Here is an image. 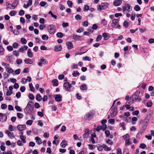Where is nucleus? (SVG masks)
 Instances as JSON below:
<instances>
[{"mask_svg":"<svg viewBox=\"0 0 154 154\" xmlns=\"http://www.w3.org/2000/svg\"><path fill=\"white\" fill-rule=\"evenodd\" d=\"M140 91H137L133 94L131 97V98H132V100L133 101L134 100L138 102H140L141 100V99L139 97L140 94Z\"/></svg>","mask_w":154,"mask_h":154,"instance_id":"nucleus-1","label":"nucleus"},{"mask_svg":"<svg viewBox=\"0 0 154 154\" xmlns=\"http://www.w3.org/2000/svg\"><path fill=\"white\" fill-rule=\"evenodd\" d=\"M108 8L107 4L106 3H102L101 5L97 6L98 10L100 11L102 10H105Z\"/></svg>","mask_w":154,"mask_h":154,"instance_id":"nucleus-2","label":"nucleus"},{"mask_svg":"<svg viewBox=\"0 0 154 154\" xmlns=\"http://www.w3.org/2000/svg\"><path fill=\"white\" fill-rule=\"evenodd\" d=\"M111 111L112 112L110 113V116L112 118H113L115 117L117 114V112H116V110H117V106H115L114 107H111L110 108Z\"/></svg>","mask_w":154,"mask_h":154,"instance_id":"nucleus-3","label":"nucleus"},{"mask_svg":"<svg viewBox=\"0 0 154 154\" xmlns=\"http://www.w3.org/2000/svg\"><path fill=\"white\" fill-rule=\"evenodd\" d=\"M95 114L94 111L92 110L89 112L87 114V120H90L92 119Z\"/></svg>","mask_w":154,"mask_h":154,"instance_id":"nucleus-4","label":"nucleus"},{"mask_svg":"<svg viewBox=\"0 0 154 154\" xmlns=\"http://www.w3.org/2000/svg\"><path fill=\"white\" fill-rule=\"evenodd\" d=\"M63 87L65 89L68 91H70V88L72 87V85L69 82L64 83L63 84Z\"/></svg>","mask_w":154,"mask_h":154,"instance_id":"nucleus-5","label":"nucleus"},{"mask_svg":"<svg viewBox=\"0 0 154 154\" xmlns=\"http://www.w3.org/2000/svg\"><path fill=\"white\" fill-rule=\"evenodd\" d=\"M55 31V27L53 25H50L49 28V32L50 34H53Z\"/></svg>","mask_w":154,"mask_h":154,"instance_id":"nucleus-6","label":"nucleus"},{"mask_svg":"<svg viewBox=\"0 0 154 154\" xmlns=\"http://www.w3.org/2000/svg\"><path fill=\"white\" fill-rule=\"evenodd\" d=\"M112 23L114 24V27L116 28H118L119 29H120L121 26L119 24V20L118 19H113L112 21Z\"/></svg>","mask_w":154,"mask_h":154,"instance_id":"nucleus-7","label":"nucleus"},{"mask_svg":"<svg viewBox=\"0 0 154 154\" xmlns=\"http://www.w3.org/2000/svg\"><path fill=\"white\" fill-rule=\"evenodd\" d=\"M53 97L55 99V100L57 102H60L62 101V96L60 94L54 95Z\"/></svg>","mask_w":154,"mask_h":154,"instance_id":"nucleus-8","label":"nucleus"},{"mask_svg":"<svg viewBox=\"0 0 154 154\" xmlns=\"http://www.w3.org/2000/svg\"><path fill=\"white\" fill-rule=\"evenodd\" d=\"M7 119V117L6 114L0 113V119L1 122H3L6 121Z\"/></svg>","mask_w":154,"mask_h":154,"instance_id":"nucleus-9","label":"nucleus"},{"mask_svg":"<svg viewBox=\"0 0 154 154\" xmlns=\"http://www.w3.org/2000/svg\"><path fill=\"white\" fill-rule=\"evenodd\" d=\"M62 46L60 45H56L54 47V51L56 52L60 51L62 50Z\"/></svg>","mask_w":154,"mask_h":154,"instance_id":"nucleus-10","label":"nucleus"},{"mask_svg":"<svg viewBox=\"0 0 154 154\" xmlns=\"http://www.w3.org/2000/svg\"><path fill=\"white\" fill-rule=\"evenodd\" d=\"M26 128V126L25 125H18L17 126V129L20 131H21L24 130Z\"/></svg>","mask_w":154,"mask_h":154,"instance_id":"nucleus-11","label":"nucleus"},{"mask_svg":"<svg viewBox=\"0 0 154 154\" xmlns=\"http://www.w3.org/2000/svg\"><path fill=\"white\" fill-rule=\"evenodd\" d=\"M122 3V0H115L113 2V4L115 6H118L120 5Z\"/></svg>","mask_w":154,"mask_h":154,"instance_id":"nucleus-12","label":"nucleus"},{"mask_svg":"<svg viewBox=\"0 0 154 154\" xmlns=\"http://www.w3.org/2000/svg\"><path fill=\"white\" fill-rule=\"evenodd\" d=\"M67 48L68 49L70 50L73 47V45L71 42H67L66 44Z\"/></svg>","mask_w":154,"mask_h":154,"instance_id":"nucleus-13","label":"nucleus"},{"mask_svg":"<svg viewBox=\"0 0 154 154\" xmlns=\"http://www.w3.org/2000/svg\"><path fill=\"white\" fill-rule=\"evenodd\" d=\"M28 48V47L27 46L25 45H24L23 46H22L21 48L19 49V50H18V51H19V52H21L23 51H25Z\"/></svg>","mask_w":154,"mask_h":154,"instance_id":"nucleus-14","label":"nucleus"},{"mask_svg":"<svg viewBox=\"0 0 154 154\" xmlns=\"http://www.w3.org/2000/svg\"><path fill=\"white\" fill-rule=\"evenodd\" d=\"M33 108L32 107H26L25 108V110L28 113H31L32 111Z\"/></svg>","mask_w":154,"mask_h":154,"instance_id":"nucleus-15","label":"nucleus"},{"mask_svg":"<svg viewBox=\"0 0 154 154\" xmlns=\"http://www.w3.org/2000/svg\"><path fill=\"white\" fill-rule=\"evenodd\" d=\"M151 116L152 115H150V114H148L146 115L144 120V122H146V123H148L149 122V120L151 117Z\"/></svg>","mask_w":154,"mask_h":154,"instance_id":"nucleus-16","label":"nucleus"},{"mask_svg":"<svg viewBox=\"0 0 154 154\" xmlns=\"http://www.w3.org/2000/svg\"><path fill=\"white\" fill-rule=\"evenodd\" d=\"M109 34L106 32H104L102 34V35L104 38V39L105 40H106L109 39V36H108Z\"/></svg>","mask_w":154,"mask_h":154,"instance_id":"nucleus-17","label":"nucleus"},{"mask_svg":"<svg viewBox=\"0 0 154 154\" xmlns=\"http://www.w3.org/2000/svg\"><path fill=\"white\" fill-rule=\"evenodd\" d=\"M6 58L10 63H12L13 59H14L13 58L12 56H7L6 57Z\"/></svg>","mask_w":154,"mask_h":154,"instance_id":"nucleus-18","label":"nucleus"},{"mask_svg":"<svg viewBox=\"0 0 154 154\" xmlns=\"http://www.w3.org/2000/svg\"><path fill=\"white\" fill-rule=\"evenodd\" d=\"M24 62L26 64H30L33 63V61L29 58H27L25 60Z\"/></svg>","mask_w":154,"mask_h":154,"instance_id":"nucleus-19","label":"nucleus"},{"mask_svg":"<svg viewBox=\"0 0 154 154\" xmlns=\"http://www.w3.org/2000/svg\"><path fill=\"white\" fill-rule=\"evenodd\" d=\"M67 145V144L66 143L65 140H63L60 144L61 147L62 148H65L66 146Z\"/></svg>","mask_w":154,"mask_h":154,"instance_id":"nucleus-20","label":"nucleus"},{"mask_svg":"<svg viewBox=\"0 0 154 154\" xmlns=\"http://www.w3.org/2000/svg\"><path fill=\"white\" fill-rule=\"evenodd\" d=\"M35 140H36V142L38 144L42 143V141L41 139L38 137H36L35 138Z\"/></svg>","mask_w":154,"mask_h":154,"instance_id":"nucleus-21","label":"nucleus"},{"mask_svg":"<svg viewBox=\"0 0 154 154\" xmlns=\"http://www.w3.org/2000/svg\"><path fill=\"white\" fill-rule=\"evenodd\" d=\"M97 149L99 151H101L103 149V148H104V147H103V145H101L100 144L97 145Z\"/></svg>","mask_w":154,"mask_h":154,"instance_id":"nucleus-22","label":"nucleus"},{"mask_svg":"<svg viewBox=\"0 0 154 154\" xmlns=\"http://www.w3.org/2000/svg\"><path fill=\"white\" fill-rule=\"evenodd\" d=\"M35 99L37 101H39L42 100V98L40 94H38L35 97Z\"/></svg>","mask_w":154,"mask_h":154,"instance_id":"nucleus-23","label":"nucleus"},{"mask_svg":"<svg viewBox=\"0 0 154 154\" xmlns=\"http://www.w3.org/2000/svg\"><path fill=\"white\" fill-rule=\"evenodd\" d=\"M130 138H127V140H125V145L126 146H128L129 145H131L132 144V143L131 142L129 141Z\"/></svg>","mask_w":154,"mask_h":154,"instance_id":"nucleus-24","label":"nucleus"},{"mask_svg":"<svg viewBox=\"0 0 154 154\" xmlns=\"http://www.w3.org/2000/svg\"><path fill=\"white\" fill-rule=\"evenodd\" d=\"M29 87L30 88V90L34 92L35 91V89L34 87L33 86L32 84V83L29 84Z\"/></svg>","mask_w":154,"mask_h":154,"instance_id":"nucleus-25","label":"nucleus"},{"mask_svg":"<svg viewBox=\"0 0 154 154\" xmlns=\"http://www.w3.org/2000/svg\"><path fill=\"white\" fill-rule=\"evenodd\" d=\"M52 82L53 83V86H57L58 85V82L57 79H53L52 80Z\"/></svg>","mask_w":154,"mask_h":154,"instance_id":"nucleus-26","label":"nucleus"},{"mask_svg":"<svg viewBox=\"0 0 154 154\" xmlns=\"http://www.w3.org/2000/svg\"><path fill=\"white\" fill-rule=\"evenodd\" d=\"M20 137L21 140L23 143H26V141L25 140L26 137H24L23 135H21L20 136Z\"/></svg>","mask_w":154,"mask_h":154,"instance_id":"nucleus-27","label":"nucleus"},{"mask_svg":"<svg viewBox=\"0 0 154 154\" xmlns=\"http://www.w3.org/2000/svg\"><path fill=\"white\" fill-rule=\"evenodd\" d=\"M103 146L104 149L105 151H108L111 150V148L108 147L106 145L104 144H103Z\"/></svg>","mask_w":154,"mask_h":154,"instance_id":"nucleus-28","label":"nucleus"},{"mask_svg":"<svg viewBox=\"0 0 154 154\" xmlns=\"http://www.w3.org/2000/svg\"><path fill=\"white\" fill-rule=\"evenodd\" d=\"M6 71L9 73H12L14 72V70L10 67H8L6 69Z\"/></svg>","mask_w":154,"mask_h":154,"instance_id":"nucleus-29","label":"nucleus"},{"mask_svg":"<svg viewBox=\"0 0 154 154\" xmlns=\"http://www.w3.org/2000/svg\"><path fill=\"white\" fill-rule=\"evenodd\" d=\"M147 124L148 123H146V122L144 121L143 122V125L142 126L141 128L143 129V130H145L146 128Z\"/></svg>","mask_w":154,"mask_h":154,"instance_id":"nucleus-30","label":"nucleus"},{"mask_svg":"<svg viewBox=\"0 0 154 154\" xmlns=\"http://www.w3.org/2000/svg\"><path fill=\"white\" fill-rule=\"evenodd\" d=\"M56 36L57 37L60 38H61L63 36V34L61 32H59L56 34Z\"/></svg>","mask_w":154,"mask_h":154,"instance_id":"nucleus-31","label":"nucleus"},{"mask_svg":"<svg viewBox=\"0 0 154 154\" xmlns=\"http://www.w3.org/2000/svg\"><path fill=\"white\" fill-rule=\"evenodd\" d=\"M40 61L42 62V64L44 65L48 63L47 60L45 59L44 58L40 60Z\"/></svg>","mask_w":154,"mask_h":154,"instance_id":"nucleus-32","label":"nucleus"},{"mask_svg":"<svg viewBox=\"0 0 154 154\" xmlns=\"http://www.w3.org/2000/svg\"><path fill=\"white\" fill-rule=\"evenodd\" d=\"M137 118L136 117H134L132 118L131 122L133 124H134L135 123V122H136L137 121Z\"/></svg>","mask_w":154,"mask_h":154,"instance_id":"nucleus-33","label":"nucleus"},{"mask_svg":"<svg viewBox=\"0 0 154 154\" xmlns=\"http://www.w3.org/2000/svg\"><path fill=\"white\" fill-rule=\"evenodd\" d=\"M134 9L135 11H138L140 10V7L138 5H136L134 6Z\"/></svg>","mask_w":154,"mask_h":154,"instance_id":"nucleus-34","label":"nucleus"},{"mask_svg":"<svg viewBox=\"0 0 154 154\" xmlns=\"http://www.w3.org/2000/svg\"><path fill=\"white\" fill-rule=\"evenodd\" d=\"M81 37L77 35H73V39L75 40H78L80 39Z\"/></svg>","mask_w":154,"mask_h":154,"instance_id":"nucleus-35","label":"nucleus"},{"mask_svg":"<svg viewBox=\"0 0 154 154\" xmlns=\"http://www.w3.org/2000/svg\"><path fill=\"white\" fill-rule=\"evenodd\" d=\"M31 103H33V102L32 101H29V102L28 104H27L26 107H32L33 108H34L33 104L32 105L31 104Z\"/></svg>","mask_w":154,"mask_h":154,"instance_id":"nucleus-36","label":"nucleus"},{"mask_svg":"<svg viewBox=\"0 0 154 154\" xmlns=\"http://www.w3.org/2000/svg\"><path fill=\"white\" fill-rule=\"evenodd\" d=\"M87 88L86 85L85 84H83L80 87V89L81 90H85Z\"/></svg>","mask_w":154,"mask_h":154,"instance_id":"nucleus-37","label":"nucleus"},{"mask_svg":"<svg viewBox=\"0 0 154 154\" xmlns=\"http://www.w3.org/2000/svg\"><path fill=\"white\" fill-rule=\"evenodd\" d=\"M102 38V36L101 35H99L97 37L96 39V41L97 42H99L100 41Z\"/></svg>","mask_w":154,"mask_h":154,"instance_id":"nucleus-38","label":"nucleus"},{"mask_svg":"<svg viewBox=\"0 0 154 154\" xmlns=\"http://www.w3.org/2000/svg\"><path fill=\"white\" fill-rule=\"evenodd\" d=\"M72 75L73 76L76 77L79 75V72H78L77 71L76 72H75V71H74L72 73Z\"/></svg>","mask_w":154,"mask_h":154,"instance_id":"nucleus-39","label":"nucleus"},{"mask_svg":"<svg viewBox=\"0 0 154 154\" xmlns=\"http://www.w3.org/2000/svg\"><path fill=\"white\" fill-rule=\"evenodd\" d=\"M21 43L23 44H25L27 42L26 40L24 38H22L21 39Z\"/></svg>","mask_w":154,"mask_h":154,"instance_id":"nucleus-40","label":"nucleus"},{"mask_svg":"<svg viewBox=\"0 0 154 154\" xmlns=\"http://www.w3.org/2000/svg\"><path fill=\"white\" fill-rule=\"evenodd\" d=\"M20 72V69H17L15 71V73H13V75L15 74L18 75L19 74Z\"/></svg>","mask_w":154,"mask_h":154,"instance_id":"nucleus-41","label":"nucleus"},{"mask_svg":"<svg viewBox=\"0 0 154 154\" xmlns=\"http://www.w3.org/2000/svg\"><path fill=\"white\" fill-rule=\"evenodd\" d=\"M122 137L125 141L126 140H127L126 139V138L127 137L128 138H130V137L129 134H127L123 136Z\"/></svg>","mask_w":154,"mask_h":154,"instance_id":"nucleus-42","label":"nucleus"},{"mask_svg":"<svg viewBox=\"0 0 154 154\" xmlns=\"http://www.w3.org/2000/svg\"><path fill=\"white\" fill-rule=\"evenodd\" d=\"M16 11H12L10 12L9 14L10 16H14L15 15V14L16 13Z\"/></svg>","mask_w":154,"mask_h":154,"instance_id":"nucleus-43","label":"nucleus"},{"mask_svg":"<svg viewBox=\"0 0 154 154\" xmlns=\"http://www.w3.org/2000/svg\"><path fill=\"white\" fill-rule=\"evenodd\" d=\"M123 26L124 27L127 28L128 27V23L126 21H125L123 23Z\"/></svg>","mask_w":154,"mask_h":154,"instance_id":"nucleus-44","label":"nucleus"},{"mask_svg":"<svg viewBox=\"0 0 154 154\" xmlns=\"http://www.w3.org/2000/svg\"><path fill=\"white\" fill-rule=\"evenodd\" d=\"M88 148L90 149H93L95 147V146L93 144H89L88 145Z\"/></svg>","mask_w":154,"mask_h":154,"instance_id":"nucleus-45","label":"nucleus"},{"mask_svg":"<svg viewBox=\"0 0 154 154\" xmlns=\"http://www.w3.org/2000/svg\"><path fill=\"white\" fill-rule=\"evenodd\" d=\"M146 147V145L144 143L140 144L139 146V147L141 149H144Z\"/></svg>","mask_w":154,"mask_h":154,"instance_id":"nucleus-46","label":"nucleus"},{"mask_svg":"<svg viewBox=\"0 0 154 154\" xmlns=\"http://www.w3.org/2000/svg\"><path fill=\"white\" fill-rule=\"evenodd\" d=\"M84 30V28L83 27H81L76 30V32L78 33H80L83 32Z\"/></svg>","mask_w":154,"mask_h":154,"instance_id":"nucleus-47","label":"nucleus"},{"mask_svg":"<svg viewBox=\"0 0 154 154\" xmlns=\"http://www.w3.org/2000/svg\"><path fill=\"white\" fill-rule=\"evenodd\" d=\"M48 38V37L46 35H44L42 36V39L43 40H47Z\"/></svg>","mask_w":154,"mask_h":154,"instance_id":"nucleus-48","label":"nucleus"},{"mask_svg":"<svg viewBox=\"0 0 154 154\" xmlns=\"http://www.w3.org/2000/svg\"><path fill=\"white\" fill-rule=\"evenodd\" d=\"M108 122L111 124H114L115 122V119H110L109 120Z\"/></svg>","mask_w":154,"mask_h":154,"instance_id":"nucleus-49","label":"nucleus"},{"mask_svg":"<svg viewBox=\"0 0 154 154\" xmlns=\"http://www.w3.org/2000/svg\"><path fill=\"white\" fill-rule=\"evenodd\" d=\"M25 14V11L23 10H20L19 12V15L20 16L23 15Z\"/></svg>","mask_w":154,"mask_h":154,"instance_id":"nucleus-50","label":"nucleus"},{"mask_svg":"<svg viewBox=\"0 0 154 154\" xmlns=\"http://www.w3.org/2000/svg\"><path fill=\"white\" fill-rule=\"evenodd\" d=\"M15 108L17 111L21 112L22 111V109L18 106H15Z\"/></svg>","mask_w":154,"mask_h":154,"instance_id":"nucleus-51","label":"nucleus"},{"mask_svg":"<svg viewBox=\"0 0 154 154\" xmlns=\"http://www.w3.org/2000/svg\"><path fill=\"white\" fill-rule=\"evenodd\" d=\"M67 4L69 7H72V3L71 1H68L67 2Z\"/></svg>","mask_w":154,"mask_h":154,"instance_id":"nucleus-52","label":"nucleus"},{"mask_svg":"<svg viewBox=\"0 0 154 154\" xmlns=\"http://www.w3.org/2000/svg\"><path fill=\"white\" fill-rule=\"evenodd\" d=\"M29 97L30 100H33L34 98V95L32 94H29Z\"/></svg>","mask_w":154,"mask_h":154,"instance_id":"nucleus-53","label":"nucleus"},{"mask_svg":"<svg viewBox=\"0 0 154 154\" xmlns=\"http://www.w3.org/2000/svg\"><path fill=\"white\" fill-rule=\"evenodd\" d=\"M152 105V102H148L146 103V106L147 107H151Z\"/></svg>","mask_w":154,"mask_h":154,"instance_id":"nucleus-54","label":"nucleus"},{"mask_svg":"<svg viewBox=\"0 0 154 154\" xmlns=\"http://www.w3.org/2000/svg\"><path fill=\"white\" fill-rule=\"evenodd\" d=\"M139 113V111L138 110H136L132 112V114L133 115H137Z\"/></svg>","mask_w":154,"mask_h":154,"instance_id":"nucleus-55","label":"nucleus"},{"mask_svg":"<svg viewBox=\"0 0 154 154\" xmlns=\"http://www.w3.org/2000/svg\"><path fill=\"white\" fill-rule=\"evenodd\" d=\"M75 18L76 20H80L81 19V17L79 14H77L75 16Z\"/></svg>","mask_w":154,"mask_h":154,"instance_id":"nucleus-56","label":"nucleus"},{"mask_svg":"<svg viewBox=\"0 0 154 154\" xmlns=\"http://www.w3.org/2000/svg\"><path fill=\"white\" fill-rule=\"evenodd\" d=\"M16 62L17 64H20L22 63V60L21 59H17L16 60Z\"/></svg>","mask_w":154,"mask_h":154,"instance_id":"nucleus-57","label":"nucleus"},{"mask_svg":"<svg viewBox=\"0 0 154 154\" xmlns=\"http://www.w3.org/2000/svg\"><path fill=\"white\" fill-rule=\"evenodd\" d=\"M103 128L102 126L100 125L98 126L96 129L95 130L98 132L100 131V130L102 129Z\"/></svg>","mask_w":154,"mask_h":154,"instance_id":"nucleus-58","label":"nucleus"},{"mask_svg":"<svg viewBox=\"0 0 154 154\" xmlns=\"http://www.w3.org/2000/svg\"><path fill=\"white\" fill-rule=\"evenodd\" d=\"M8 136L11 139L13 138L14 137V135L13 133L12 132H10L8 134Z\"/></svg>","mask_w":154,"mask_h":154,"instance_id":"nucleus-59","label":"nucleus"},{"mask_svg":"<svg viewBox=\"0 0 154 154\" xmlns=\"http://www.w3.org/2000/svg\"><path fill=\"white\" fill-rule=\"evenodd\" d=\"M17 116L19 119H21L23 117V115L20 113H17Z\"/></svg>","mask_w":154,"mask_h":154,"instance_id":"nucleus-60","label":"nucleus"},{"mask_svg":"<svg viewBox=\"0 0 154 154\" xmlns=\"http://www.w3.org/2000/svg\"><path fill=\"white\" fill-rule=\"evenodd\" d=\"M13 47L14 48H18V44L17 43L14 42L13 44Z\"/></svg>","mask_w":154,"mask_h":154,"instance_id":"nucleus-61","label":"nucleus"},{"mask_svg":"<svg viewBox=\"0 0 154 154\" xmlns=\"http://www.w3.org/2000/svg\"><path fill=\"white\" fill-rule=\"evenodd\" d=\"M46 2L43 1H41L39 4V5L42 7L45 6L46 4Z\"/></svg>","mask_w":154,"mask_h":154,"instance_id":"nucleus-62","label":"nucleus"},{"mask_svg":"<svg viewBox=\"0 0 154 154\" xmlns=\"http://www.w3.org/2000/svg\"><path fill=\"white\" fill-rule=\"evenodd\" d=\"M7 105L5 104H2L1 106V108L2 109H4L7 108Z\"/></svg>","mask_w":154,"mask_h":154,"instance_id":"nucleus-63","label":"nucleus"},{"mask_svg":"<svg viewBox=\"0 0 154 154\" xmlns=\"http://www.w3.org/2000/svg\"><path fill=\"white\" fill-rule=\"evenodd\" d=\"M117 152L116 154H122V150L120 148H119L117 149Z\"/></svg>","mask_w":154,"mask_h":154,"instance_id":"nucleus-64","label":"nucleus"}]
</instances>
